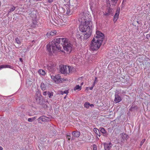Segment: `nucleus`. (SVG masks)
Here are the masks:
<instances>
[{
    "label": "nucleus",
    "instance_id": "obj_9",
    "mask_svg": "<svg viewBox=\"0 0 150 150\" xmlns=\"http://www.w3.org/2000/svg\"><path fill=\"white\" fill-rule=\"evenodd\" d=\"M35 99L36 100V102L38 104L42 105L43 103V99L41 96L39 95H37L35 97Z\"/></svg>",
    "mask_w": 150,
    "mask_h": 150
},
{
    "label": "nucleus",
    "instance_id": "obj_10",
    "mask_svg": "<svg viewBox=\"0 0 150 150\" xmlns=\"http://www.w3.org/2000/svg\"><path fill=\"white\" fill-rule=\"evenodd\" d=\"M120 12V8H117V10L116 12L115 13L114 16L113 20V21L115 23L116 21H117V19L118 18Z\"/></svg>",
    "mask_w": 150,
    "mask_h": 150
},
{
    "label": "nucleus",
    "instance_id": "obj_40",
    "mask_svg": "<svg viewBox=\"0 0 150 150\" xmlns=\"http://www.w3.org/2000/svg\"><path fill=\"white\" fill-rule=\"evenodd\" d=\"M90 106L91 107H93L94 105L93 104H90Z\"/></svg>",
    "mask_w": 150,
    "mask_h": 150
},
{
    "label": "nucleus",
    "instance_id": "obj_47",
    "mask_svg": "<svg viewBox=\"0 0 150 150\" xmlns=\"http://www.w3.org/2000/svg\"><path fill=\"white\" fill-rule=\"evenodd\" d=\"M83 84V82H82L81 83V85H82Z\"/></svg>",
    "mask_w": 150,
    "mask_h": 150
},
{
    "label": "nucleus",
    "instance_id": "obj_39",
    "mask_svg": "<svg viewBox=\"0 0 150 150\" xmlns=\"http://www.w3.org/2000/svg\"><path fill=\"white\" fill-rule=\"evenodd\" d=\"M94 86H93V84L92 86H91V87H89V89H90L91 90H92L93 89V88Z\"/></svg>",
    "mask_w": 150,
    "mask_h": 150
},
{
    "label": "nucleus",
    "instance_id": "obj_42",
    "mask_svg": "<svg viewBox=\"0 0 150 150\" xmlns=\"http://www.w3.org/2000/svg\"><path fill=\"white\" fill-rule=\"evenodd\" d=\"M50 129H53V128L52 127H50Z\"/></svg>",
    "mask_w": 150,
    "mask_h": 150
},
{
    "label": "nucleus",
    "instance_id": "obj_1",
    "mask_svg": "<svg viewBox=\"0 0 150 150\" xmlns=\"http://www.w3.org/2000/svg\"><path fill=\"white\" fill-rule=\"evenodd\" d=\"M84 13L79 15V20L81 23L79 27L80 32L76 33L77 38L81 40H84L88 39L91 35L92 31V23L91 21Z\"/></svg>",
    "mask_w": 150,
    "mask_h": 150
},
{
    "label": "nucleus",
    "instance_id": "obj_44",
    "mask_svg": "<svg viewBox=\"0 0 150 150\" xmlns=\"http://www.w3.org/2000/svg\"><path fill=\"white\" fill-rule=\"evenodd\" d=\"M28 115H30V116H31V115H31L30 113L29 112L28 113Z\"/></svg>",
    "mask_w": 150,
    "mask_h": 150
},
{
    "label": "nucleus",
    "instance_id": "obj_46",
    "mask_svg": "<svg viewBox=\"0 0 150 150\" xmlns=\"http://www.w3.org/2000/svg\"><path fill=\"white\" fill-rule=\"evenodd\" d=\"M2 69L1 66H0V70L1 69Z\"/></svg>",
    "mask_w": 150,
    "mask_h": 150
},
{
    "label": "nucleus",
    "instance_id": "obj_7",
    "mask_svg": "<svg viewBox=\"0 0 150 150\" xmlns=\"http://www.w3.org/2000/svg\"><path fill=\"white\" fill-rule=\"evenodd\" d=\"M128 136L124 133L120 134V138L119 139V142L121 144L124 143L125 140L128 139Z\"/></svg>",
    "mask_w": 150,
    "mask_h": 150
},
{
    "label": "nucleus",
    "instance_id": "obj_38",
    "mask_svg": "<svg viewBox=\"0 0 150 150\" xmlns=\"http://www.w3.org/2000/svg\"><path fill=\"white\" fill-rule=\"evenodd\" d=\"M53 0H47V1L49 3H51L53 2Z\"/></svg>",
    "mask_w": 150,
    "mask_h": 150
},
{
    "label": "nucleus",
    "instance_id": "obj_17",
    "mask_svg": "<svg viewBox=\"0 0 150 150\" xmlns=\"http://www.w3.org/2000/svg\"><path fill=\"white\" fill-rule=\"evenodd\" d=\"M47 118L44 116H41L39 118V119L40 120H42V121H47Z\"/></svg>",
    "mask_w": 150,
    "mask_h": 150
},
{
    "label": "nucleus",
    "instance_id": "obj_49",
    "mask_svg": "<svg viewBox=\"0 0 150 150\" xmlns=\"http://www.w3.org/2000/svg\"><path fill=\"white\" fill-rule=\"evenodd\" d=\"M20 60L21 61V59H21V58H20Z\"/></svg>",
    "mask_w": 150,
    "mask_h": 150
},
{
    "label": "nucleus",
    "instance_id": "obj_5",
    "mask_svg": "<svg viewBox=\"0 0 150 150\" xmlns=\"http://www.w3.org/2000/svg\"><path fill=\"white\" fill-rule=\"evenodd\" d=\"M95 40L93 39L91 43L90 49L91 50L94 51L98 50L101 45L100 43L95 41Z\"/></svg>",
    "mask_w": 150,
    "mask_h": 150
},
{
    "label": "nucleus",
    "instance_id": "obj_13",
    "mask_svg": "<svg viewBox=\"0 0 150 150\" xmlns=\"http://www.w3.org/2000/svg\"><path fill=\"white\" fill-rule=\"evenodd\" d=\"M80 132H79L76 131H74L72 132V134L74 137L78 138L80 135Z\"/></svg>",
    "mask_w": 150,
    "mask_h": 150
},
{
    "label": "nucleus",
    "instance_id": "obj_28",
    "mask_svg": "<svg viewBox=\"0 0 150 150\" xmlns=\"http://www.w3.org/2000/svg\"><path fill=\"white\" fill-rule=\"evenodd\" d=\"M66 136L67 139H68V140H69L71 138L70 136V133H67L66 134Z\"/></svg>",
    "mask_w": 150,
    "mask_h": 150
},
{
    "label": "nucleus",
    "instance_id": "obj_26",
    "mask_svg": "<svg viewBox=\"0 0 150 150\" xmlns=\"http://www.w3.org/2000/svg\"><path fill=\"white\" fill-rule=\"evenodd\" d=\"M16 7L12 5L10 9L9 12H11L13 11L15 9Z\"/></svg>",
    "mask_w": 150,
    "mask_h": 150
},
{
    "label": "nucleus",
    "instance_id": "obj_18",
    "mask_svg": "<svg viewBox=\"0 0 150 150\" xmlns=\"http://www.w3.org/2000/svg\"><path fill=\"white\" fill-rule=\"evenodd\" d=\"M93 130L94 132L98 136H100L99 131L98 129L96 128H94Z\"/></svg>",
    "mask_w": 150,
    "mask_h": 150
},
{
    "label": "nucleus",
    "instance_id": "obj_43",
    "mask_svg": "<svg viewBox=\"0 0 150 150\" xmlns=\"http://www.w3.org/2000/svg\"><path fill=\"white\" fill-rule=\"evenodd\" d=\"M122 93H125V91H122Z\"/></svg>",
    "mask_w": 150,
    "mask_h": 150
},
{
    "label": "nucleus",
    "instance_id": "obj_2",
    "mask_svg": "<svg viewBox=\"0 0 150 150\" xmlns=\"http://www.w3.org/2000/svg\"><path fill=\"white\" fill-rule=\"evenodd\" d=\"M51 46L52 51L61 50L63 47L64 50L67 53H70L72 49V45L68 40L64 38H57L53 40L51 42Z\"/></svg>",
    "mask_w": 150,
    "mask_h": 150
},
{
    "label": "nucleus",
    "instance_id": "obj_45",
    "mask_svg": "<svg viewBox=\"0 0 150 150\" xmlns=\"http://www.w3.org/2000/svg\"><path fill=\"white\" fill-rule=\"evenodd\" d=\"M74 137H72L71 138V140H74Z\"/></svg>",
    "mask_w": 150,
    "mask_h": 150
},
{
    "label": "nucleus",
    "instance_id": "obj_41",
    "mask_svg": "<svg viewBox=\"0 0 150 150\" xmlns=\"http://www.w3.org/2000/svg\"><path fill=\"white\" fill-rule=\"evenodd\" d=\"M3 148L1 147L0 146V150H3Z\"/></svg>",
    "mask_w": 150,
    "mask_h": 150
},
{
    "label": "nucleus",
    "instance_id": "obj_11",
    "mask_svg": "<svg viewBox=\"0 0 150 150\" xmlns=\"http://www.w3.org/2000/svg\"><path fill=\"white\" fill-rule=\"evenodd\" d=\"M112 145L111 143H105L104 144V148L105 150H110Z\"/></svg>",
    "mask_w": 150,
    "mask_h": 150
},
{
    "label": "nucleus",
    "instance_id": "obj_25",
    "mask_svg": "<svg viewBox=\"0 0 150 150\" xmlns=\"http://www.w3.org/2000/svg\"><path fill=\"white\" fill-rule=\"evenodd\" d=\"M81 86H80L79 85H76L75 87L74 88V91H76L77 90H81Z\"/></svg>",
    "mask_w": 150,
    "mask_h": 150
},
{
    "label": "nucleus",
    "instance_id": "obj_33",
    "mask_svg": "<svg viewBox=\"0 0 150 150\" xmlns=\"http://www.w3.org/2000/svg\"><path fill=\"white\" fill-rule=\"evenodd\" d=\"M33 23L34 25H36L37 24V21L35 19V20H34L33 19Z\"/></svg>",
    "mask_w": 150,
    "mask_h": 150
},
{
    "label": "nucleus",
    "instance_id": "obj_24",
    "mask_svg": "<svg viewBox=\"0 0 150 150\" xmlns=\"http://www.w3.org/2000/svg\"><path fill=\"white\" fill-rule=\"evenodd\" d=\"M36 119V117H34L32 118H28V120L29 122H32L34 120Z\"/></svg>",
    "mask_w": 150,
    "mask_h": 150
},
{
    "label": "nucleus",
    "instance_id": "obj_23",
    "mask_svg": "<svg viewBox=\"0 0 150 150\" xmlns=\"http://www.w3.org/2000/svg\"><path fill=\"white\" fill-rule=\"evenodd\" d=\"M84 106L85 108H88L90 106V103L88 102H86L84 104Z\"/></svg>",
    "mask_w": 150,
    "mask_h": 150
},
{
    "label": "nucleus",
    "instance_id": "obj_32",
    "mask_svg": "<svg viewBox=\"0 0 150 150\" xmlns=\"http://www.w3.org/2000/svg\"><path fill=\"white\" fill-rule=\"evenodd\" d=\"M61 92H62L61 94L62 95H63L64 93H65V94H67L69 93L68 91V90L65 91L64 92L62 91Z\"/></svg>",
    "mask_w": 150,
    "mask_h": 150
},
{
    "label": "nucleus",
    "instance_id": "obj_19",
    "mask_svg": "<svg viewBox=\"0 0 150 150\" xmlns=\"http://www.w3.org/2000/svg\"><path fill=\"white\" fill-rule=\"evenodd\" d=\"M40 87L41 89L43 91H44L46 89V86L43 83H41L40 85Z\"/></svg>",
    "mask_w": 150,
    "mask_h": 150
},
{
    "label": "nucleus",
    "instance_id": "obj_15",
    "mask_svg": "<svg viewBox=\"0 0 150 150\" xmlns=\"http://www.w3.org/2000/svg\"><path fill=\"white\" fill-rule=\"evenodd\" d=\"M109 1L111 3L112 7H114L116 5V4L118 1V0H109Z\"/></svg>",
    "mask_w": 150,
    "mask_h": 150
},
{
    "label": "nucleus",
    "instance_id": "obj_21",
    "mask_svg": "<svg viewBox=\"0 0 150 150\" xmlns=\"http://www.w3.org/2000/svg\"><path fill=\"white\" fill-rule=\"evenodd\" d=\"M47 50L49 52H51V50L50 44H48L47 45Z\"/></svg>",
    "mask_w": 150,
    "mask_h": 150
},
{
    "label": "nucleus",
    "instance_id": "obj_29",
    "mask_svg": "<svg viewBox=\"0 0 150 150\" xmlns=\"http://www.w3.org/2000/svg\"><path fill=\"white\" fill-rule=\"evenodd\" d=\"M15 40L16 42L18 44H21V41H20L19 39L18 38H17L15 39Z\"/></svg>",
    "mask_w": 150,
    "mask_h": 150
},
{
    "label": "nucleus",
    "instance_id": "obj_37",
    "mask_svg": "<svg viewBox=\"0 0 150 150\" xmlns=\"http://www.w3.org/2000/svg\"><path fill=\"white\" fill-rule=\"evenodd\" d=\"M47 91H44L43 92V94L44 95V96H46L47 94Z\"/></svg>",
    "mask_w": 150,
    "mask_h": 150
},
{
    "label": "nucleus",
    "instance_id": "obj_3",
    "mask_svg": "<svg viewBox=\"0 0 150 150\" xmlns=\"http://www.w3.org/2000/svg\"><path fill=\"white\" fill-rule=\"evenodd\" d=\"M59 72L62 74L67 75L72 72V69L70 66H68L67 67L66 65H61L59 66Z\"/></svg>",
    "mask_w": 150,
    "mask_h": 150
},
{
    "label": "nucleus",
    "instance_id": "obj_20",
    "mask_svg": "<svg viewBox=\"0 0 150 150\" xmlns=\"http://www.w3.org/2000/svg\"><path fill=\"white\" fill-rule=\"evenodd\" d=\"M1 66L2 69L6 68H11L12 67L11 66L8 65H2Z\"/></svg>",
    "mask_w": 150,
    "mask_h": 150
},
{
    "label": "nucleus",
    "instance_id": "obj_34",
    "mask_svg": "<svg viewBox=\"0 0 150 150\" xmlns=\"http://www.w3.org/2000/svg\"><path fill=\"white\" fill-rule=\"evenodd\" d=\"M97 78L96 77H95V81H94L93 83V86H94L96 83L97 82Z\"/></svg>",
    "mask_w": 150,
    "mask_h": 150
},
{
    "label": "nucleus",
    "instance_id": "obj_12",
    "mask_svg": "<svg viewBox=\"0 0 150 150\" xmlns=\"http://www.w3.org/2000/svg\"><path fill=\"white\" fill-rule=\"evenodd\" d=\"M112 12V9L109 7L106 10V11L105 12V13H104V15L105 16H108L110 15Z\"/></svg>",
    "mask_w": 150,
    "mask_h": 150
},
{
    "label": "nucleus",
    "instance_id": "obj_4",
    "mask_svg": "<svg viewBox=\"0 0 150 150\" xmlns=\"http://www.w3.org/2000/svg\"><path fill=\"white\" fill-rule=\"evenodd\" d=\"M104 38V35L100 31L97 30L96 32V34L93 39L96 40L95 41H98L102 44Z\"/></svg>",
    "mask_w": 150,
    "mask_h": 150
},
{
    "label": "nucleus",
    "instance_id": "obj_48",
    "mask_svg": "<svg viewBox=\"0 0 150 150\" xmlns=\"http://www.w3.org/2000/svg\"><path fill=\"white\" fill-rule=\"evenodd\" d=\"M52 132H53V133H54V132H55V131H53Z\"/></svg>",
    "mask_w": 150,
    "mask_h": 150
},
{
    "label": "nucleus",
    "instance_id": "obj_6",
    "mask_svg": "<svg viewBox=\"0 0 150 150\" xmlns=\"http://www.w3.org/2000/svg\"><path fill=\"white\" fill-rule=\"evenodd\" d=\"M51 78L57 83H59L62 82L63 81H66L63 79L61 78V76L59 74H57L55 76H52Z\"/></svg>",
    "mask_w": 150,
    "mask_h": 150
},
{
    "label": "nucleus",
    "instance_id": "obj_22",
    "mask_svg": "<svg viewBox=\"0 0 150 150\" xmlns=\"http://www.w3.org/2000/svg\"><path fill=\"white\" fill-rule=\"evenodd\" d=\"M67 11L66 12V14L67 15H69L71 14L72 13H71L70 9L69 8H67Z\"/></svg>",
    "mask_w": 150,
    "mask_h": 150
},
{
    "label": "nucleus",
    "instance_id": "obj_30",
    "mask_svg": "<svg viewBox=\"0 0 150 150\" xmlns=\"http://www.w3.org/2000/svg\"><path fill=\"white\" fill-rule=\"evenodd\" d=\"M145 140H146L145 139H142L141 141V143H140V146H142L143 144H144V143L145 142Z\"/></svg>",
    "mask_w": 150,
    "mask_h": 150
},
{
    "label": "nucleus",
    "instance_id": "obj_31",
    "mask_svg": "<svg viewBox=\"0 0 150 150\" xmlns=\"http://www.w3.org/2000/svg\"><path fill=\"white\" fill-rule=\"evenodd\" d=\"M51 32L52 36L54 35L55 34H56L57 33L56 30H53V31H51Z\"/></svg>",
    "mask_w": 150,
    "mask_h": 150
},
{
    "label": "nucleus",
    "instance_id": "obj_14",
    "mask_svg": "<svg viewBox=\"0 0 150 150\" xmlns=\"http://www.w3.org/2000/svg\"><path fill=\"white\" fill-rule=\"evenodd\" d=\"M100 131L103 134V135L104 136L106 137L108 136V134L103 128H101Z\"/></svg>",
    "mask_w": 150,
    "mask_h": 150
},
{
    "label": "nucleus",
    "instance_id": "obj_36",
    "mask_svg": "<svg viewBox=\"0 0 150 150\" xmlns=\"http://www.w3.org/2000/svg\"><path fill=\"white\" fill-rule=\"evenodd\" d=\"M93 150H97V146L95 144L93 145Z\"/></svg>",
    "mask_w": 150,
    "mask_h": 150
},
{
    "label": "nucleus",
    "instance_id": "obj_35",
    "mask_svg": "<svg viewBox=\"0 0 150 150\" xmlns=\"http://www.w3.org/2000/svg\"><path fill=\"white\" fill-rule=\"evenodd\" d=\"M47 36H50V35H52L51 32H48L47 34Z\"/></svg>",
    "mask_w": 150,
    "mask_h": 150
},
{
    "label": "nucleus",
    "instance_id": "obj_27",
    "mask_svg": "<svg viewBox=\"0 0 150 150\" xmlns=\"http://www.w3.org/2000/svg\"><path fill=\"white\" fill-rule=\"evenodd\" d=\"M47 94L48 95V97L50 98H51V96H53V93L52 92H51L50 93L49 92H48Z\"/></svg>",
    "mask_w": 150,
    "mask_h": 150
},
{
    "label": "nucleus",
    "instance_id": "obj_16",
    "mask_svg": "<svg viewBox=\"0 0 150 150\" xmlns=\"http://www.w3.org/2000/svg\"><path fill=\"white\" fill-rule=\"evenodd\" d=\"M38 73L40 74L42 76H44L45 74V71L42 69H39L38 71Z\"/></svg>",
    "mask_w": 150,
    "mask_h": 150
},
{
    "label": "nucleus",
    "instance_id": "obj_8",
    "mask_svg": "<svg viewBox=\"0 0 150 150\" xmlns=\"http://www.w3.org/2000/svg\"><path fill=\"white\" fill-rule=\"evenodd\" d=\"M119 94V93L117 92H115V93L114 102L116 103L120 102L122 100Z\"/></svg>",
    "mask_w": 150,
    "mask_h": 150
}]
</instances>
